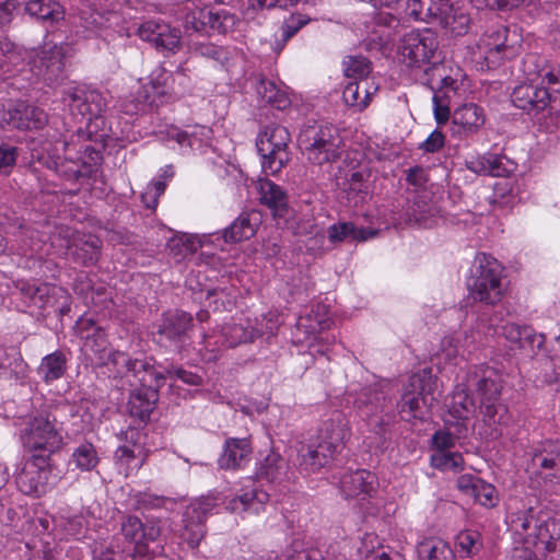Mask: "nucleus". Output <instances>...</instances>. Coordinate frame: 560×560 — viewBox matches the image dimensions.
<instances>
[{"instance_id": "f257e3e1", "label": "nucleus", "mask_w": 560, "mask_h": 560, "mask_svg": "<svg viewBox=\"0 0 560 560\" xmlns=\"http://www.w3.org/2000/svg\"><path fill=\"white\" fill-rule=\"evenodd\" d=\"M502 376L492 366L480 364L467 369L465 376L455 386L448 404L450 415L462 421L469 420L479 409L483 421L493 424L501 405Z\"/></svg>"}, {"instance_id": "f03ea898", "label": "nucleus", "mask_w": 560, "mask_h": 560, "mask_svg": "<svg viewBox=\"0 0 560 560\" xmlns=\"http://www.w3.org/2000/svg\"><path fill=\"white\" fill-rule=\"evenodd\" d=\"M511 528L524 542L513 549L508 560H537V551L548 553L560 550V520L536 514L529 508L511 515Z\"/></svg>"}, {"instance_id": "7ed1b4c3", "label": "nucleus", "mask_w": 560, "mask_h": 560, "mask_svg": "<svg viewBox=\"0 0 560 560\" xmlns=\"http://www.w3.org/2000/svg\"><path fill=\"white\" fill-rule=\"evenodd\" d=\"M405 13L415 21H438L452 36L467 34L471 22L468 8L451 0H407Z\"/></svg>"}, {"instance_id": "20e7f679", "label": "nucleus", "mask_w": 560, "mask_h": 560, "mask_svg": "<svg viewBox=\"0 0 560 560\" xmlns=\"http://www.w3.org/2000/svg\"><path fill=\"white\" fill-rule=\"evenodd\" d=\"M502 273L503 268L495 258L483 253L478 254L467 279L470 298L489 305L499 303L505 291Z\"/></svg>"}, {"instance_id": "39448f33", "label": "nucleus", "mask_w": 560, "mask_h": 560, "mask_svg": "<svg viewBox=\"0 0 560 560\" xmlns=\"http://www.w3.org/2000/svg\"><path fill=\"white\" fill-rule=\"evenodd\" d=\"M299 144L314 165L337 161L345 145L339 128L331 124L304 127L299 135Z\"/></svg>"}, {"instance_id": "423d86ee", "label": "nucleus", "mask_w": 560, "mask_h": 560, "mask_svg": "<svg viewBox=\"0 0 560 560\" xmlns=\"http://www.w3.org/2000/svg\"><path fill=\"white\" fill-rule=\"evenodd\" d=\"M438 378L430 369H423L409 377L401 399L397 404L402 420L424 419L436 400Z\"/></svg>"}, {"instance_id": "0eeeda50", "label": "nucleus", "mask_w": 560, "mask_h": 560, "mask_svg": "<svg viewBox=\"0 0 560 560\" xmlns=\"http://www.w3.org/2000/svg\"><path fill=\"white\" fill-rule=\"evenodd\" d=\"M93 331L83 336V353L92 364L113 365L120 375L129 372L139 373L144 368L141 360H131L125 352L114 351L107 341L106 334L101 327H92Z\"/></svg>"}, {"instance_id": "6e6552de", "label": "nucleus", "mask_w": 560, "mask_h": 560, "mask_svg": "<svg viewBox=\"0 0 560 560\" xmlns=\"http://www.w3.org/2000/svg\"><path fill=\"white\" fill-rule=\"evenodd\" d=\"M23 445L31 451H40L50 454L60 450L63 436L62 427L49 413L40 412L27 418L21 431Z\"/></svg>"}, {"instance_id": "1a4fd4ad", "label": "nucleus", "mask_w": 560, "mask_h": 560, "mask_svg": "<svg viewBox=\"0 0 560 560\" xmlns=\"http://www.w3.org/2000/svg\"><path fill=\"white\" fill-rule=\"evenodd\" d=\"M381 383L366 386L360 392L351 389L348 402L358 410L359 416L366 421L372 431L382 436L392 422L393 417L385 412L386 395Z\"/></svg>"}, {"instance_id": "9d476101", "label": "nucleus", "mask_w": 560, "mask_h": 560, "mask_svg": "<svg viewBox=\"0 0 560 560\" xmlns=\"http://www.w3.org/2000/svg\"><path fill=\"white\" fill-rule=\"evenodd\" d=\"M280 324V317L276 312H268L260 318L254 319L244 316L235 317L221 328V337L228 347L234 348L254 342L265 335H275Z\"/></svg>"}, {"instance_id": "9b49d317", "label": "nucleus", "mask_w": 560, "mask_h": 560, "mask_svg": "<svg viewBox=\"0 0 560 560\" xmlns=\"http://www.w3.org/2000/svg\"><path fill=\"white\" fill-rule=\"evenodd\" d=\"M290 133L285 127L270 125L259 132L256 147L261 155L262 170L267 175H275L289 162L288 143Z\"/></svg>"}, {"instance_id": "f8f14e48", "label": "nucleus", "mask_w": 560, "mask_h": 560, "mask_svg": "<svg viewBox=\"0 0 560 560\" xmlns=\"http://www.w3.org/2000/svg\"><path fill=\"white\" fill-rule=\"evenodd\" d=\"M131 373L138 378L141 388L131 394L128 401L129 412L140 420L149 419L159 399L158 389L163 384L164 376L145 362L139 373Z\"/></svg>"}, {"instance_id": "ddd939ff", "label": "nucleus", "mask_w": 560, "mask_h": 560, "mask_svg": "<svg viewBox=\"0 0 560 560\" xmlns=\"http://www.w3.org/2000/svg\"><path fill=\"white\" fill-rule=\"evenodd\" d=\"M438 47V36L431 30L411 31L400 39L398 58L407 67L420 68L430 62Z\"/></svg>"}, {"instance_id": "4468645a", "label": "nucleus", "mask_w": 560, "mask_h": 560, "mask_svg": "<svg viewBox=\"0 0 560 560\" xmlns=\"http://www.w3.org/2000/svg\"><path fill=\"white\" fill-rule=\"evenodd\" d=\"M32 71L48 84L57 83L65 78L66 47L54 43H45L34 49L31 55Z\"/></svg>"}, {"instance_id": "2eb2a0df", "label": "nucleus", "mask_w": 560, "mask_h": 560, "mask_svg": "<svg viewBox=\"0 0 560 560\" xmlns=\"http://www.w3.org/2000/svg\"><path fill=\"white\" fill-rule=\"evenodd\" d=\"M235 24L234 15L225 10H214L210 7L196 8L186 12L183 21L187 34L226 33Z\"/></svg>"}, {"instance_id": "dca6fc26", "label": "nucleus", "mask_w": 560, "mask_h": 560, "mask_svg": "<svg viewBox=\"0 0 560 560\" xmlns=\"http://www.w3.org/2000/svg\"><path fill=\"white\" fill-rule=\"evenodd\" d=\"M51 469L49 457L33 455L28 458L16 476V485L21 492L27 495L40 497L51 486Z\"/></svg>"}, {"instance_id": "f3484780", "label": "nucleus", "mask_w": 560, "mask_h": 560, "mask_svg": "<svg viewBox=\"0 0 560 560\" xmlns=\"http://www.w3.org/2000/svg\"><path fill=\"white\" fill-rule=\"evenodd\" d=\"M508 33L506 27L497 26L488 30L478 40L475 55L482 59L488 68H494L504 59L516 55V47L508 44Z\"/></svg>"}, {"instance_id": "a211bd4d", "label": "nucleus", "mask_w": 560, "mask_h": 560, "mask_svg": "<svg viewBox=\"0 0 560 560\" xmlns=\"http://www.w3.org/2000/svg\"><path fill=\"white\" fill-rule=\"evenodd\" d=\"M63 102L68 104L73 116L91 121L98 118L107 107L106 96L94 89L74 86L65 92Z\"/></svg>"}, {"instance_id": "6ab92c4d", "label": "nucleus", "mask_w": 560, "mask_h": 560, "mask_svg": "<svg viewBox=\"0 0 560 560\" xmlns=\"http://www.w3.org/2000/svg\"><path fill=\"white\" fill-rule=\"evenodd\" d=\"M218 497H201L191 502L183 514L184 537L191 548H196L203 538L206 518L218 504Z\"/></svg>"}, {"instance_id": "aec40b11", "label": "nucleus", "mask_w": 560, "mask_h": 560, "mask_svg": "<svg viewBox=\"0 0 560 560\" xmlns=\"http://www.w3.org/2000/svg\"><path fill=\"white\" fill-rule=\"evenodd\" d=\"M18 288L24 301L38 310L60 306L68 307V292L55 284L20 281Z\"/></svg>"}, {"instance_id": "412c9836", "label": "nucleus", "mask_w": 560, "mask_h": 560, "mask_svg": "<svg viewBox=\"0 0 560 560\" xmlns=\"http://www.w3.org/2000/svg\"><path fill=\"white\" fill-rule=\"evenodd\" d=\"M191 322V316L183 311L165 314L156 332L158 343L165 348L180 350L187 339Z\"/></svg>"}, {"instance_id": "4be33fe9", "label": "nucleus", "mask_w": 560, "mask_h": 560, "mask_svg": "<svg viewBox=\"0 0 560 560\" xmlns=\"http://www.w3.org/2000/svg\"><path fill=\"white\" fill-rule=\"evenodd\" d=\"M120 532L125 539L133 545V550L140 556H144L149 551V545L155 541L160 534V526L155 522L142 523L140 518L128 515L120 525Z\"/></svg>"}, {"instance_id": "5701e85b", "label": "nucleus", "mask_w": 560, "mask_h": 560, "mask_svg": "<svg viewBox=\"0 0 560 560\" xmlns=\"http://www.w3.org/2000/svg\"><path fill=\"white\" fill-rule=\"evenodd\" d=\"M532 83H522L513 89L511 101L517 108L528 113H539L547 106L551 110L556 109V100L551 98V94L545 86H539L540 81L534 84L535 81L529 80Z\"/></svg>"}, {"instance_id": "b1692460", "label": "nucleus", "mask_w": 560, "mask_h": 560, "mask_svg": "<svg viewBox=\"0 0 560 560\" xmlns=\"http://www.w3.org/2000/svg\"><path fill=\"white\" fill-rule=\"evenodd\" d=\"M138 34L162 51L175 54L180 48V32L168 24L147 21L140 25Z\"/></svg>"}, {"instance_id": "393cba45", "label": "nucleus", "mask_w": 560, "mask_h": 560, "mask_svg": "<svg viewBox=\"0 0 560 560\" xmlns=\"http://www.w3.org/2000/svg\"><path fill=\"white\" fill-rule=\"evenodd\" d=\"M451 118L452 135L458 138H467L477 133L486 122L483 108L475 103L458 106Z\"/></svg>"}, {"instance_id": "a878e982", "label": "nucleus", "mask_w": 560, "mask_h": 560, "mask_svg": "<svg viewBox=\"0 0 560 560\" xmlns=\"http://www.w3.org/2000/svg\"><path fill=\"white\" fill-rule=\"evenodd\" d=\"M268 501L269 494L252 482L250 485L243 487L234 498L228 501L226 510L236 514H259L264 511Z\"/></svg>"}, {"instance_id": "bb28decb", "label": "nucleus", "mask_w": 560, "mask_h": 560, "mask_svg": "<svg viewBox=\"0 0 560 560\" xmlns=\"http://www.w3.org/2000/svg\"><path fill=\"white\" fill-rule=\"evenodd\" d=\"M3 120L16 129H39L46 125L47 115L36 106L19 102L3 114Z\"/></svg>"}, {"instance_id": "cd10ccee", "label": "nucleus", "mask_w": 560, "mask_h": 560, "mask_svg": "<svg viewBox=\"0 0 560 560\" xmlns=\"http://www.w3.org/2000/svg\"><path fill=\"white\" fill-rule=\"evenodd\" d=\"M66 247L74 259L84 265H94L100 256V241L94 236L75 233L70 229L62 230Z\"/></svg>"}, {"instance_id": "c85d7f7f", "label": "nucleus", "mask_w": 560, "mask_h": 560, "mask_svg": "<svg viewBox=\"0 0 560 560\" xmlns=\"http://www.w3.org/2000/svg\"><path fill=\"white\" fill-rule=\"evenodd\" d=\"M375 485L374 474L365 469H358L343 475L340 480V490L346 499L364 500L375 491Z\"/></svg>"}, {"instance_id": "c756f323", "label": "nucleus", "mask_w": 560, "mask_h": 560, "mask_svg": "<svg viewBox=\"0 0 560 560\" xmlns=\"http://www.w3.org/2000/svg\"><path fill=\"white\" fill-rule=\"evenodd\" d=\"M336 455L335 451L318 440L316 444L301 446L298 464L300 469L307 474L316 472L331 463Z\"/></svg>"}, {"instance_id": "7c9ffc66", "label": "nucleus", "mask_w": 560, "mask_h": 560, "mask_svg": "<svg viewBox=\"0 0 560 560\" xmlns=\"http://www.w3.org/2000/svg\"><path fill=\"white\" fill-rule=\"evenodd\" d=\"M168 139L175 141L184 152L198 151L210 143L211 128L202 125L188 126L185 130L171 128Z\"/></svg>"}, {"instance_id": "2f4dec72", "label": "nucleus", "mask_w": 560, "mask_h": 560, "mask_svg": "<svg viewBox=\"0 0 560 560\" xmlns=\"http://www.w3.org/2000/svg\"><path fill=\"white\" fill-rule=\"evenodd\" d=\"M250 454L252 446L247 439L230 438L224 442L218 464L226 470L241 469L249 462Z\"/></svg>"}, {"instance_id": "473e14b6", "label": "nucleus", "mask_w": 560, "mask_h": 560, "mask_svg": "<svg viewBox=\"0 0 560 560\" xmlns=\"http://www.w3.org/2000/svg\"><path fill=\"white\" fill-rule=\"evenodd\" d=\"M523 71L528 80L549 84L553 92L560 93V68H550L545 59L537 55H527L523 60Z\"/></svg>"}, {"instance_id": "72a5a7b5", "label": "nucleus", "mask_w": 560, "mask_h": 560, "mask_svg": "<svg viewBox=\"0 0 560 560\" xmlns=\"http://www.w3.org/2000/svg\"><path fill=\"white\" fill-rule=\"evenodd\" d=\"M331 324L332 319L330 318L329 307L318 303L312 307L308 314L299 317L296 331L304 332V340H307L316 334L329 329ZM298 340L303 341L300 337H298Z\"/></svg>"}, {"instance_id": "f704fd0d", "label": "nucleus", "mask_w": 560, "mask_h": 560, "mask_svg": "<svg viewBox=\"0 0 560 560\" xmlns=\"http://www.w3.org/2000/svg\"><path fill=\"white\" fill-rule=\"evenodd\" d=\"M349 434L347 420L340 412H336L329 420L323 423L318 433V440L338 454L342 450Z\"/></svg>"}, {"instance_id": "c9c22d12", "label": "nucleus", "mask_w": 560, "mask_h": 560, "mask_svg": "<svg viewBox=\"0 0 560 560\" xmlns=\"http://www.w3.org/2000/svg\"><path fill=\"white\" fill-rule=\"evenodd\" d=\"M259 224V212H242L226 229H224L222 237L226 243H237L248 240L255 235Z\"/></svg>"}, {"instance_id": "e433bc0d", "label": "nucleus", "mask_w": 560, "mask_h": 560, "mask_svg": "<svg viewBox=\"0 0 560 560\" xmlns=\"http://www.w3.org/2000/svg\"><path fill=\"white\" fill-rule=\"evenodd\" d=\"M258 190L261 203L266 205L275 217H283L287 213L288 196L282 187L265 178L259 180Z\"/></svg>"}, {"instance_id": "4c0bfd02", "label": "nucleus", "mask_w": 560, "mask_h": 560, "mask_svg": "<svg viewBox=\"0 0 560 560\" xmlns=\"http://www.w3.org/2000/svg\"><path fill=\"white\" fill-rule=\"evenodd\" d=\"M377 90L378 86L371 80L352 81L346 85L342 97L348 106L363 110Z\"/></svg>"}, {"instance_id": "58836bf2", "label": "nucleus", "mask_w": 560, "mask_h": 560, "mask_svg": "<svg viewBox=\"0 0 560 560\" xmlns=\"http://www.w3.org/2000/svg\"><path fill=\"white\" fill-rule=\"evenodd\" d=\"M255 91L262 101L277 109H285L291 104L285 89L264 77L255 78Z\"/></svg>"}, {"instance_id": "ea45409f", "label": "nucleus", "mask_w": 560, "mask_h": 560, "mask_svg": "<svg viewBox=\"0 0 560 560\" xmlns=\"http://www.w3.org/2000/svg\"><path fill=\"white\" fill-rule=\"evenodd\" d=\"M329 242L336 244L345 241L364 242L373 238L377 231L373 229H358L352 222H338L327 230Z\"/></svg>"}, {"instance_id": "a19ab883", "label": "nucleus", "mask_w": 560, "mask_h": 560, "mask_svg": "<svg viewBox=\"0 0 560 560\" xmlns=\"http://www.w3.org/2000/svg\"><path fill=\"white\" fill-rule=\"evenodd\" d=\"M147 457L148 451L140 444L133 446L122 445L115 452L116 463L126 476L139 470L147 460Z\"/></svg>"}, {"instance_id": "79ce46f5", "label": "nucleus", "mask_w": 560, "mask_h": 560, "mask_svg": "<svg viewBox=\"0 0 560 560\" xmlns=\"http://www.w3.org/2000/svg\"><path fill=\"white\" fill-rule=\"evenodd\" d=\"M25 373L26 364L18 349L0 347V378L20 380Z\"/></svg>"}, {"instance_id": "37998d69", "label": "nucleus", "mask_w": 560, "mask_h": 560, "mask_svg": "<svg viewBox=\"0 0 560 560\" xmlns=\"http://www.w3.org/2000/svg\"><path fill=\"white\" fill-rule=\"evenodd\" d=\"M25 11L31 15L50 25L58 23L65 18L63 7L52 0H30Z\"/></svg>"}, {"instance_id": "c03bdc74", "label": "nucleus", "mask_w": 560, "mask_h": 560, "mask_svg": "<svg viewBox=\"0 0 560 560\" xmlns=\"http://www.w3.org/2000/svg\"><path fill=\"white\" fill-rule=\"evenodd\" d=\"M54 524L55 529L62 539L80 540L85 535L86 525L82 515H58L54 517Z\"/></svg>"}, {"instance_id": "a18cd8bd", "label": "nucleus", "mask_w": 560, "mask_h": 560, "mask_svg": "<svg viewBox=\"0 0 560 560\" xmlns=\"http://www.w3.org/2000/svg\"><path fill=\"white\" fill-rule=\"evenodd\" d=\"M67 358L61 351H55L43 358L38 374L46 383L60 378L66 372Z\"/></svg>"}, {"instance_id": "49530a36", "label": "nucleus", "mask_w": 560, "mask_h": 560, "mask_svg": "<svg viewBox=\"0 0 560 560\" xmlns=\"http://www.w3.org/2000/svg\"><path fill=\"white\" fill-rule=\"evenodd\" d=\"M188 48L191 54L210 59L221 66L230 59V51L226 48L209 42L189 40Z\"/></svg>"}, {"instance_id": "de8ad7c7", "label": "nucleus", "mask_w": 560, "mask_h": 560, "mask_svg": "<svg viewBox=\"0 0 560 560\" xmlns=\"http://www.w3.org/2000/svg\"><path fill=\"white\" fill-rule=\"evenodd\" d=\"M285 460L276 452L270 451L260 462L257 476L268 481H277L285 474Z\"/></svg>"}, {"instance_id": "09e8293b", "label": "nucleus", "mask_w": 560, "mask_h": 560, "mask_svg": "<svg viewBox=\"0 0 560 560\" xmlns=\"http://www.w3.org/2000/svg\"><path fill=\"white\" fill-rule=\"evenodd\" d=\"M436 210L424 200H415L407 211V222H415L423 228H431L435 224Z\"/></svg>"}, {"instance_id": "8fccbe9b", "label": "nucleus", "mask_w": 560, "mask_h": 560, "mask_svg": "<svg viewBox=\"0 0 560 560\" xmlns=\"http://www.w3.org/2000/svg\"><path fill=\"white\" fill-rule=\"evenodd\" d=\"M420 553L428 560H455L453 549L442 539L431 538L421 542Z\"/></svg>"}, {"instance_id": "3c124183", "label": "nucleus", "mask_w": 560, "mask_h": 560, "mask_svg": "<svg viewBox=\"0 0 560 560\" xmlns=\"http://www.w3.org/2000/svg\"><path fill=\"white\" fill-rule=\"evenodd\" d=\"M51 164L56 173L68 180H79L86 173V166L80 160H62L57 156L52 159Z\"/></svg>"}, {"instance_id": "603ef678", "label": "nucleus", "mask_w": 560, "mask_h": 560, "mask_svg": "<svg viewBox=\"0 0 560 560\" xmlns=\"http://www.w3.org/2000/svg\"><path fill=\"white\" fill-rule=\"evenodd\" d=\"M464 431H466L464 423H457L453 432L450 430L436 431L431 440L432 451L453 452L452 448L455 446L456 440L464 434Z\"/></svg>"}, {"instance_id": "864d4df0", "label": "nucleus", "mask_w": 560, "mask_h": 560, "mask_svg": "<svg viewBox=\"0 0 560 560\" xmlns=\"http://www.w3.org/2000/svg\"><path fill=\"white\" fill-rule=\"evenodd\" d=\"M431 466L442 471H456L463 466L464 459L458 452L434 451L430 457Z\"/></svg>"}, {"instance_id": "5fc2aeb1", "label": "nucleus", "mask_w": 560, "mask_h": 560, "mask_svg": "<svg viewBox=\"0 0 560 560\" xmlns=\"http://www.w3.org/2000/svg\"><path fill=\"white\" fill-rule=\"evenodd\" d=\"M72 462L80 470H92L98 463L97 453L93 444L82 443L79 445L73 451Z\"/></svg>"}, {"instance_id": "6e6d98bb", "label": "nucleus", "mask_w": 560, "mask_h": 560, "mask_svg": "<svg viewBox=\"0 0 560 560\" xmlns=\"http://www.w3.org/2000/svg\"><path fill=\"white\" fill-rule=\"evenodd\" d=\"M345 74L354 81L369 80L371 63L363 56H350L343 61Z\"/></svg>"}, {"instance_id": "4d7b16f0", "label": "nucleus", "mask_w": 560, "mask_h": 560, "mask_svg": "<svg viewBox=\"0 0 560 560\" xmlns=\"http://www.w3.org/2000/svg\"><path fill=\"white\" fill-rule=\"evenodd\" d=\"M456 545L459 548L460 553L466 557H471L482 547L481 536L476 530H463L456 537Z\"/></svg>"}, {"instance_id": "13d9d810", "label": "nucleus", "mask_w": 560, "mask_h": 560, "mask_svg": "<svg viewBox=\"0 0 560 560\" xmlns=\"http://www.w3.org/2000/svg\"><path fill=\"white\" fill-rule=\"evenodd\" d=\"M235 295L228 288H214L207 291L209 306L212 304L214 311L230 310L234 304Z\"/></svg>"}, {"instance_id": "bf43d9fd", "label": "nucleus", "mask_w": 560, "mask_h": 560, "mask_svg": "<svg viewBox=\"0 0 560 560\" xmlns=\"http://www.w3.org/2000/svg\"><path fill=\"white\" fill-rule=\"evenodd\" d=\"M470 497L486 508L494 506L498 501L495 488L481 479Z\"/></svg>"}, {"instance_id": "052dcab7", "label": "nucleus", "mask_w": 560, "mask_h": 560, "mask_svg": "<svg viewBox=\"0 0 560 560\" xmlns=\"http://www.w3.org/2000/svg\"><path fill=\"white\" fill-rule=\"evenodd\" d=\"M166 183L161 179H154L147 185L144 191L141 195L143 205L149 209H155L159 202V198L164 194Z\"/></svg>"}, {"instance_id": "680f3d73", "label": "nucleus", "mask_w": 560, "mask_h": 560, "mask_svg": "<svg viewBox=\"0 0 560 560\" xmlns=\"http://www.w3.org/2000/svg\"><path fill=\"white\" fill-rule=\"evenodd\" d=\"M545 336L537 334L530 326H525V332L518 343V348L527 350L532 354H536L544 346Z\"/></svg>"}, {"instance_id": "e2e57ef3", "label": "nucleus", "mask_w": 560, "mask_h": 560, "mask_svg": "<svg viewBox=\"0 0 560 560\" xmlns=\"http://www.w3.org/2000/svg\"><path fill=\"white\" fill-rule=\"evenodd\" d=\"M310 18L302 13L292 14L281 26V36L284 42L293 37L303 26L310 22Z\"/></svg>"}, {"instance_id": "0e129e2a", "label": "nucleus", "mask_w": 560, "mask_h": 560, "mask_svg": "<svg viewBox=\"0 0 560 560\" xmlns=\"http://www.w3.org/2000/svg\"><path fill=\"white\" fill-rule=\"evenodd\" d=\"M225 345L223 342V338L220 335H217L215 332H212L210 335H205L202 340V348L200 349L207 361H213L218 358V352L220 351V346Z\"/></svg>"}, {"instance_id": "69168bd1", "label": "nucleus", "mask_w": 560, "mask_h": 560, "mask_svg": "<svg viewBox=\"0 0 560 560\" xmlns=\"http://www.w3.org/2000/svg\"><path fill=\"white\" fill-rule=\"evenodd\" d=\"M348 182V190L349 192H354L358 195V200H355V203L359 201H363L365 196L369 194V186L364 179L363 173L357 171L352 172L350 176L347 178Z\"/></svg>"}, {"instance_id": "338daca9", "label": "nucleus", "mask_w": 560, "mask_h": 560, "mask_svg": "<svg viewBox=\"0 0 560 560\" xmlns=\"http://www.w3.org/2000/svg\"><path fill=\"white\" fill-rule=\"evenodd\" d=\"M18 159V150L9 144L0 145V172L9 174L15 165Z\"/></svg>"}, {"instance_id": "774afa93", "label": "nucleus", "mask_w": 560, "mask_h": 560, "mask_svg": "<svg viewBox=\"0 0 560 560\" xmlns=\"http://www.w3.org/2000/svg\"><path fill=\"white\" fill-rule=\"evenodd\" d=\"M495 332L503 336L510 342L517 345L522 340V336L525 332V326H521L514 323H506L495 329Z\"/></svg>"}]
</instances>
